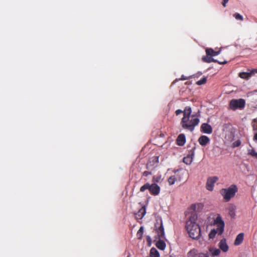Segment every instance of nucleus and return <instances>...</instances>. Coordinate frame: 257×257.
Here are the masks:
<instances>
[{
  "label": "nucleus",
  "instance_id": "nucleus-1",
  "mask_svg": "<svg viewBox=\"0 0 257 257\" xmlns=\"http://www.w3.org/2000/svg\"><path fill=\"white\" fill-rule=\"evenodd\" d=\"M196 204H192L190 209L192 210L189 219L186 221V228L189 235L192 239H198L201 235V230L198 224L196 223L197 215L195 212Z\"/></svg>",
  "mask_w": 257,
  "mask_h": 257
},
{
  "label": "nucleus",
  "instance_id": "nucleus-2",
  "mask_svg": "<svg viewBox=\"0 0 257 257\" xmlns=\"http://www.w3.org/2000/svg\"><path fill=\"white\" fill-rule=\"evenodd\" d=\"M199 122V118L196 115L192 114L191 116L183 117L181 121V125L184 129L192 132Z\"/></svg>",
  "mask_w": 257,
  "mask_h": 257
},
{
  "label": "nucleus",
  "instance_id": "nucleus-3",
  "mask_svg": "<svg viewBox=\"0 0 257 257\" xmlns=\"http://www.w3.org/2000/svg\"><path fill=\"white\" fill-rule=\"evenodd\" d=\"M214 224L216 225L217 227L216 229L211 230L209 233V236L210 238H213L217 233L221 235L224 231V222L220 214H217L216 218L214 219Z\"/></svg>",
  "mask_w": 257,
  "mask_h": 257
},
{
  "label": "nucleus",
  "instance_id": "nucleus-4",
  "mask_svg": "<svg viewBox=\"0 0 257 257\" xmlns=\"http://www.w3.org/2000/svg\"><path fill=\"white\" fill-rule=\"evenodd\" d=\"M238 191L236 185H231L228 188H222L220 190V194L223 196V199L226 202H228L234 197Z\"/></svg>",
  "mask_w": 257,
  "mask_h": 257
},
{
  "label": "nucleus",
  "instance_id": "nucleus-5",
  "mask_svg": "<svg viewBox=\"0 0 257 257\" xmlns=\"http://www.w3.org/2000/svg\"><path fill=\"white\" fill-rule=\"evenodd\" d=\"M147 189L149 190L150 194L154 196L159 195L161 190L160 186L157 184L153 183L150 184L149 183H147L140 188V191L143 192Z\"/></svg>",
  "mask_w": 257,
  "mask_h": 257
},
{
  "label": "nucleus",
  "instance_id": "nucleus-6",
  "mask_svg": "<svg viewBox=\"0 0 257 257\" xmlns=\"http://www.w3.org/2000/svg\"><path fill=\"white\" fill-rule=\"evenodd\" d=\"M245 105V101L244 99H233L229 102V108L232 110L236 109H242L244 108Z\"/></svg>",
  "mask_w": 257,
  "mask_h": 257
},
{
  "label": "nucleus",
  "instance_id": "nucleus-7",
  "mask_svg": "<svg viewBox=\"0 0 257 257\" xmlns=\"http://www.w3.org/2000/svg\"><path fill=\"white\" fill-rule=\"evenodd\" d=\"M177 172L178 173L176 175L171 176L168 178V182L170 185L174 184L177 180L181 181L183 179V176L186 174L185 171L180 172L177 171Z\"/></svg>",
  "mask_w": 257,
  "mask_h": 257
},
{
  "label": "nucleus",
  "instance_id": "nucleus-8",
  "mask_svg": "<svg viewBox=\"0 0 257 257\" xmlns=\"http://www.w3.org/2000/svg\"><path fill=\"white\" fill-rule=\"evenodd\" d=\"M218 180V178L216 176L209 177L206 182V188L209 191H212L213 190L214 184Z\"/></svg>",
  "mask_w": 257,
  "mask_h": 257
},
{
  "label": "nucleus",
  "instance_id": "nucleus-9",
  "mask_svg": "<svg viewBox=\"0 0 257 257\" xmlns=\"http://www.w3.org/2000/svg\"><path fill=\"white\" fill-rule=\"evenodd\" d=\"M195 149V147H194L191 150V153L183 158V162L186 165H190L192 162Z\"/></svg>",
  "mask_w": 257,
  "mask_h": 257
},
{
  "label": "nucleus",
  "instance_id": "nucleus-10",
  "mask_svg": "<svg viewBox=\"0 0 257 257\" xmlns=\"http://www.w3.org/2000/svg\"><path fill=\"white\" fill-rule=\"evenodd\" d=\"M200 129L201 131L205 134H210L212 133V128L211 126L207 123H203L202 124Z\"/></svg>",
  "mask_w": 257,
  "mask_h": 257
},
{
  "label": "nucleus",
  "instance_id": "nucleus-11",
  "mask_svg": "<svg viewBox=\"0 0 257 257\" xmlns=\"http://www.w3.org/2000/svg\"><path fill=\"white\" fill-rule=\"evenodd\" d=\"M254 74H255V70L254 69H252L249 72H243L239 73V76L242 79H248Z\"/></svg>",
  "mask_w": 257,
  "mask_h": 257
},
{
  "label": "nucleus",
  "instance_id": "nucleus-12",
  "mask_svg": "<svg viewBox=\"0 0 257 257\" xmlns=\"http://www.w3.org/2000/svg\"><path fill=\"white\" fill-rule=\"evenodd\" d=\"M202 59L203 62H207V63H210L211 62H217L218 63L220 64H226L227 63L226 61H224V62L218 61L212 58L211 57V56H208L207 55L206 56H203L202 57Z\"/></svg>",
  "mask_w": 257,
  "mask_h": 257
},
{
  "label": "nucleus",
  "instance_id": "nucleus-13",
  "mask_svg": "<svg viewBox=\"0 0 257 257\" xmlns=\"http://www.w3.org/2000/svg\"><path fill=\"white\" fill-rule=\"evenodd\" d=\"M198 141L200 145L205 146L210 142V139L207 136H201Z\"/></svg>",
  "mask_w": 257,
  "mask_h": 257
},
{
  "label": "nucleus",
  "instance_id": "nucleus-14",
  "mask_svg": "<svg viewBox=\"0 0 257 257\" xmlns=\"http://www.w3.org/2000/svg\"><path fill=\"white\" fill-rule=\"evenodd\" d=\"M176 142L178 146H183L186 143V137L185 135L183 134H180L177 138Z\"/></svg>",
  "mask_w": 257,
  "mask_h": 257
},
{
  "label": "nucleus",
  "instance_id": "nucleus-15",
  "mask_svg": "<svg viewBox=\"0 0 257 257\" xmlns=\"http://www.w3.org/2000/svg\"><path fill=\"white\" fill-rule=\"evenodd\" d=\"M219 248L223 251L226 252L228 250V246L227 245L225 239H222L219 243Z\"/></svg>",
  "mask_w": 257,
  "mask_h": 257
},
{
  "label": "nucleus",
  "instance_id": "nucleus-16",
  "mask_svg": "<svg viewBox=\"0 0 257 257\" xmlns=\"http://www.w3.org/2000/svg\"><path fill=\"white\" fill-rule=\"evenodd\" d=\"M146 207L145 206L142 207L141 208L136 214V217L138 219H141L146 214Z\"/></svg>",
  "mask_w": 257,
  "mask_h": 257
},
{
  "label": "nucleus",
  "instance_id": "nucleus-17",
  "mask_svg": "<svg viewBox=\"0 0 257 257\" xmlns=\"http://www.w3.org/2000/svg\"><path fill=\"white\" fill-rule=\"evenodd\" d=\"M156 232L159 238H163L165 236L164 229L163 225V223L161 221L160 226L156 229Z\"/></svg>",
  "mask_w": 257,
  "mask_h": 257
},
{
  "label": "nucleus",
  "instance_id": "nucleus-18",
  "mask_svg": "<svg viewBox=\"0 0 257 257\" xmlns=\"http://www.w3.org/2000/svg\"><path fill=\"white\" fill-rule=\"evenodd\" d=\"M227 210L228 211L229 215L231 217H234L235 215V210H236V206L232 204H229V205L227 207Z\"/></svg>",
  "mask_w": 257,
  "mask_h": 257
},
{
  "label": "nucleus",
  "instance_id": "nucleus-19",
  "mask_svg": "<svg viewBox=\"0 0 257 257\" xmlns=\"http://www.w3.org/2000/svg\"><path fill=\"white\" fill-rule=\"evenodd\" d=\"M243 236H244L243 233H240L239 234H238L237 235V236L235 239V241L234 242V245H238L240 244L243 241Z\"/></svg>",
  "mask_w": 257,
  "mask_h": 257
},
{
  "label": "nucleus",
  "instance_id": "nucleus-20",
  "mask_svg": "<svg viewBox=\"0 0 257 257\" xmlns=\"http://www.w3.org/2000/svg\"><path fill=\"white\" fill-rule=\"evenodd\" d=\"M199 252L196 248L191 249L187 253V257H198Z\"/></svg>",
  "mask_w": 257,
  "mask_h": 257
},
{
  "label": "nucleus",
  "instance_id": "nucleus-21",
  "mask_svg": "<svg viewBox=\"0 0 257 257\" xmlns=\"http://www.w3.org/2000/svg\"><path fill=\"white\" fill-rule=\"evenodd\" d=\"M192 109L190 106L185 107L184 110H183V117H189L191 116L192 114Z\"/></svg>",
  "mask_w": 257,
  "mask_h": 257
},
{
  "label": "nucleus",
  "instance_id": "nucleus-22",
  "mask_svg": "<svg viewBox=\"0 0 257 257\" xmlns=\"http://www.w3.org/2000/svg\"><path fill=\"white\" fill-rule=\"evenodd\" d=\"M205 51H206V53L207 55L210 56L211 57L216 56L219 53V51L216 52V51H214V50H213L211 48H207L206 49Z\"/></svg>",
  "mask_w": 257,
  "mask_h": 257
},
{
  "label": "nucleus",
  "instance_id": "nucleus-23",
  "mask_svg": "<svg viewBox=\"0 0 257 257\" xmlns=\"http://www.w3.org/2000/svg\"><path fill=\"white\" fill-rule=\"evenodd\" d=\"M156 246L159 249L163 250L166 247V243L163 240L160 239L156 242Z\"/></svg>",
  "mask_w": 257,
  "mask_h": 257
},
{
  "label": "nucleus",
  "instance_id": "nucleus-24",
  "mask_svg": "<svg viewBox=\"0 0 257 257\" xmlns=\"http://www.w3.org/2000/svg\"><path fill=\"white\" fill-rule=\"evenodd\" d=\"M150 257H159L160 254L158 251L154 247H153L150 250Z\"/></svg>",
  "mask_w": 257,
  "mask_h": 257
},
{
  "label": "nucleus",
  "instance_id": "nucleus-25",
  "mask_svg": "<svg viewBox=\"0 0 257 257\" xmlns=\"http://www.w3.org/2000/svg\"><path fill=\"white\" fill-rule=\"evenodd\" d=\"M209 252L211 253L212 256H217L220 253V249L218 248H210Z\"/></svg>",
  "mask_w": 257,
  "mask_h": 257
},
{
  "label": "nucleus",
  "instance_id": "nucleus-26",
  "mask_svg": "<svg viewBox=\"0 0 257 257\" xmlns=\"http://www.w3.org/2000/svg\"><path fill=\"white\" fill-rule=\"evenodd\" d=\"M144 232V227L141 226L137 232V235L139 239H141Z\"/></svg>",
  "mask_w": 257,
  "mask_h": 257
},
{
  "label": "nucleus",
  "instance_id": "nucleus-27",
  "mask_svg": "<svg viewBox=\"0 0 257 257\" xmlns=\"http://www.w3.org/2000/svg\"><path fill=\"white\" fill-rule=\"evenodd\" d=\"M251 125L252 127L253 131L254 132H257V118L254 119L251 122ZM257 133V132L256 133Z\"/></svg>",
  "mask_w": 257,
  "mask_h": 257
},
{
  "label": "nucleus",
  "instance_id": "nucleus-28",
  "mask_svg": "<svg viewBox=\"0 0 257 257\" xmlns=\"http://www.w3.org/2000/svg\"><path fill=\"white\" fill-rule=\"evenodd\" d=\"M207 79L206 77H203L200 80L197 81L196 84L198 85H201L205 84L206 82Z\"/></svg>",
  "mask_w": 257,
  "mask_h": 257
},
{
  "label": "nucleus",
  "instance_id": "nucleus-29",
  "mask_svg": "<svg viewBox=\"0 0 257 257\" xmlns=\"http://www.w3.org/2000/svg\"><path fill=\"white\" fill-rule=\"evenodd\" d=\"M152 162H150V163L152 162L153 163V165L157 164L159 163V156H155L152 158Z\"/></svg>",
  "mask_w": 257,
  "mask_h": 257
},
{
  "label": "nucleus",
  "instance_id": "nucleus-30",
  "mask_svg": "<svg viewBox=\"0 0 257 257\" xmlns=\"http://www.w3.org/2000/svg\"><path fill=\"white\" fill-rule=\"evenodd\" d=\"M233 17L236 19L237 20H243V17L241 15H240L238 13H235L233 15Z\"/></svg>",
  "mask_w": 257,
  "mask_h": 257
},
{
  "label": "nucleus",
  "instance_id": "nucleus-31",
  "mask_svg": "<svg viewBox=\"0 0 257 257\" xmlns=\"http://www.w3.org/2000/svg\"><path fill=\"white\" fill-rule=\"evenodd\" d=\"M248 154L252 156L255 157L257 158V153L255 152L254 149H251L248 150Z\"/></svg>",
  "mask_w": 257,
  "mask_h": 257
},
{
  "label": "nucleus",
  "instance_id": "nucleus-32",
  "mask_svg": "<svg viewBox=\"0 0 257 257\" xmlns=\"http://www.w3.org/2000/svg\"><path fill=\"white\" fill-rule=\"evenodd\" d=\"M198 257H209V255L208 252H199Z\"/></svg>",
  "mask_w": 257,
  "mask_h": 257
},
{
  "label": "nucleus",
  "instance_id": "nucleus-33",
  "mask_svg": "<svg viewBox=\"0 0 257 257\" xmlns=\"http://www.w3.org/2000/svg\"><path fill=\"white\" fill-rule=\"evenodd\" d=\"M152 174V172L151 171H145L143 173V176L145 177H147L150 175Z\"/></svg>",
  "mask_w": 257,
  "mask_h": 257
},
{
  "label": "nucleus",
  "instance_id": "nucleus-34",
  "mask_svg": "<svg viewBox=\"0 0 257 257\" xmlns=\"http://www.w3.org/2000/svg\"><path fill=\"white\" fill-rule=\"evenodd\" d=\"M161 179V177L154 176L153 178V181L156 182H159Z\"/></svg>",
  "mask_w": 257,
  "mask_h": 257
},
{
  "label": "nucleus",
  "instance_id": "nucleus-35",
  "mask_svg": "<svg viewBox=\"0 0 257 257\" xmlns=\"http://www.w3.org/2000/svg\"><path fill=\"white\" fill-rule=\"evenodd\" d=\"M147 242H148L149 245H151L152 240H151L150 236H148L147 237Z\"/></svg>",
  "mask_w": 257,
  "mask_h": 257
},
{
  "label": "nucleus",
  "instance_id": "nucleus-36",
  "mask_svg": "<svg viewBox=\"0 0 257 257\" xmlns=\"http://www.w3.org/2000/svg\"><path fill=\"white\" fill-rule=\"evenodd\" d=\"M175 113H176V114L177 115H178L180 114L181 113H183V111H182L181 109H177V110H176Z\"/></svg>",
  "mask_w": 257,
  "mask_h": 257
},
{
  "label": "nucleus",
  "instance_id": "nucleus-37",
  "mask_svg": "<svg viewBox=\"0 0 257 257\" xmlns=\"http://www.w3.org/2000/svg\"><path fill=\"white\" fill-rule=\"evenodd\" d=\"M228 0H223L222 2V4L224 7H226V4L228 2Z\"/></svg>",
  "mask_w": 257,
  "mask_h": 257
},
{
  "label": "nucleus",
  "instance_id": "nucleus-38",
  "mask_svg": "<svg viewBox=\"0 0 257 257\" xmlns=\"http://www.w3.org/2000/svg\"><path fill=\"white\" fill-rule=\"evenodd\" d=\"M188 79V77L184 76V75H182L181 77L180 78V80H185Z\"/></svg>",
  "mask_w": 257,
  "mask_h": 257
},
{
  "label": "nucleus",
  "instance_id": "nucleus-39",
  "mask_svg": "<svg viewBox=\"0 0 257 257\" xmlns=\"http://www.w3.org/2000/svg\"><path fill=\"white\" fill-rule=\"evenodd\" d=\"M149 166H150V164L148 163L147 164V169H149Z\"/></svg>",
  "mask_w": 257,
  "mask_h": 257
},
{
  "label": "nucleus",
  "instance_id": "nucleus-40",
  "mask_svg": "<svg viewBox=\"0 0 257 257\" xmlns=\"http://www.w3.org/2000/svg\"><path fill=\"white\" fill-rule=\"evenodd\" d=\"M236 146H238L239 145H240V142H236Z\"/></svg>",
  "mask_w": 257,
  "mask_h": 257
},
{
  "label": "nucleus",
  "instance_id": "nucleus-41",
  "mask_svg": "<svg viewBox=\"0 0 257 257\" xmlns=\"http://www.w3.org/2000/svg\"><path fill=\"white\" fill-rule=\"evenodd\" d=\"M255 70V73H257V69H254Z\"/></svg>",
  "mask_w": 257,
  "mask_h": 257
}]
</instances>
